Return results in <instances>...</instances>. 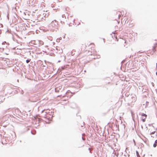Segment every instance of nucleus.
I'll return each mask as SVG.
<instances>
[{
	"mask_svg": "<svg viewBox=\"0 0 157 157\" xmlns=\"http://www.w3.org/2000/svg\"><path fill=\"white\" fill-rule=\"evenodd\" d=\"M136 154L138 157H140V155H139V153L137 151H136Z\"/></svg>",
	"mask_w": 157,
	"mask_h": 157,
	"instance_id": "0eeeda50",
	"label": "nucleus"
},
{
	"mask_svg": "<svg viewBox=\"0 0 157 157\" xmlns=\"http://www.w3.org/2000/svg\"><path fill=\"white\" fill-rule=\"evenodd\" d=\"M30 61V59H28L26 60V62L27 63H29Z\"/></svg>",
	"mask_w": 157,
	"mask_h": 157,
	"instance_id": "39448f33",
	"label": "nucleus"
},
{
	"mask_svg": "<svg viewBox=\"0 0 157 157\" xmlns=\"http://www.w3.org/2000/svg\"><path fill=\"white\" fill-rule=\"evenodd\" d=\"M133 141L134 142L135 145H136V143L135 140H133Z\"/></svg>",
	"mask_w": 157,
	"mask_h": 157,
	"instance_id": "6e6552de",
	"label": "nucleus"
},
{
	"mask_svg": "<svg viewBox=\"0 0 157 157\" xmlns=\"http://www.w3.org/2000/svg\"><path fill=\"white\" fill-rule=\"evenodd\" d=\"M150 133H151V134H154L155 133V131H153V132H151V131H150Z\"/></svg>",
	"mask_w": 157,
	"mask_h": 157,
	"instance_id": "20e7f679",
	"label": "nucleus"
},
{
	"mask_svg": "<svg viewBox=\"0 0 157 157\" xmlns=\"http://www.w3.org/2000/svg\"><path fill=\"white\" fill-rule=\"evenodd\" d=\"M156 50L157 51V43L154 44L153 48V51L154 52H155Z\"/></svg>",
	"mask_w": 157,
	"mask_h": 157,
	"instance_id": "f03ea898",
	"label": "nucleus"
},
{
	"mask_svg": "<svg viewBox=\"0 0 157 157\" xmlns=\"http://www.w3.org/2000/svg\"><path fill=\"white\" fill-rule=\"evenodd\" d=\"M141 116V119L143 122H144L146 121V119L147 117V115L144 113H142L140 114Z\"/></svg>",
	"mask_w": 157,
	"mask_h": 157,
	"instance_id": "f257e3e1",
	"label": "nucleus"
},
{
	"mask_svg": "<svg viewBox=\"0 0 157 157\" xmlns=\"http://www.w3.org/2000/svg\"><path fill=\"white\" fill-rule=\"evenodd\" d=\"M126 41H125V43H126Z\"/></svg>",
	"mask_w": 157,
	"mask_h": 157,
	"instance_id": "9b49d317",
	"label": "nucleus"
},
{
	"mask_svg": "<svg viewBox=\"0 0 157 157\" xmlns=\"http://www.w3.org/2000/svg\"><path fill=\"white\" fill-rule=\"evenodd\" d=\"M155 143L157 144V140H156L155 141Z\"/></svg>",
	"mask_w": 157,
	"mask_h": 157,
	"instance_id": "1a4fd4ad",
	"label": "nucleus"
},
{
	"mask_svg": "<svg viewBox=\"0 0 157 157\" xmlns=\"http://www.w3.org/2000/svg\"><path fill=\"white\" fill-rule=\"evenodd\" d=\"M157 146V144H155V143L154 144H153V147H156Z\"/></svg>",
	"mask_w": 157,
	"mask_h": 157,
	"instance_id": "423d86ee",
	"label": "nucleus"
},
{
	"mask_svg": "<svg viewBox=\"0 0 157 157\" xmlns=\"http://www.w3.org/2000/svg\"><path fill=\"white\" fill-rule=\"evenodd\" d=\"M156 75H157V72L156 73Z\"/></svg>",
	"mask_w": 157,
	"mask_h": 157,
	"instance_id": "9d476101",
	"label": "nucleus"
},
{
	"mask_svg": "<svg viewBox=\"0 0 157 157\" xmlns=\"http://www.w3.org/2000/svg\"><path fill=\"white\" fill-rule=\"evenodd\" d=\"M117 14L118 15L119 19H120L121 17V12L120 11H118L117 12Z\"/></svg>",
	"mask_w": 157,
	"mask_h": 157,
	"instance_id": "7ed1b4c3",
	"label": "nucleus"
}]
</instances>
